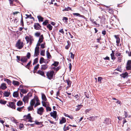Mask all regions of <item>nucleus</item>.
I'll return each mask as SVG.
<instances>
[{
    "mask_svg": "<svg viewBox=\"0 0 131 131\" xmlns=\"http://www.w3.org/2000/svg\"><path fill=\"white\" fill-rule=\"evenodd\" d=\"M40 104V102L38 97H35L32 99L30 102V106L28 107V111L33 110L34 106V107H36Z\"/></svg>",
    "mask_w": 131,
    "mask_h": 131,
    "instance_id": "1",
    "label": "nucleus"
},
{
    "mask_svg": "<svg viewBox=\"0 0 131 131\" xmlns=\"http://www.w3.org/2000/svg\"><path fill=\"white\" fill-rule=\"evenodd\" d=\"M55 73L54 72L53 70L49 71L47 72L46 73V75L48 78L51 80L52 79L53 76H54Z\"/></svg>",
    "mask_w": 131,
    "mask_h": 131,
    "instance_id": "2",
    "label": "nucleus"
},
{
    "mask_svg": "<svg viewBox=\"0 0 131 131\" xmlns=\"http://www.w3.org/2000/svg\"><path fill=\"white\" fill-rule=\"evenodd\" d=\"M24 46V43L23 42L21 41L20 40H19L16 43L15 46L17 48L19 49H21Z\"/></svg>",
    "mask_w": 131,
    "mask_h": 131,
    "instance_id": "3",
    "label": "nucleus"
},
{
    "mask_svg": "<svg viewBox=\"0 0 131 131\" xmlns=\"http://www.w3.org/2000/svg\"><path fill=\"white\" fill-rule=\"evenodd\" d=\"M44 112V109L42 107H40L37 110V113L40 115H42Z\"/></svg>",
    "mask_w": 131,
    "mask_h": 131,
    "instance_id": "4",
    "label": "nucleus"
},
{
    "mask_svg": "<svg viewBox=\"0 0 131 131\" xmlns=\"http://www.w3.org/2000/svg\"><path fill=\"white\" fill-rule=\"evenodd\" d=\"M7 105L13 109H15L16 108V105L15 103L12 102H9L8 104H7Z\"/></svg>",
    "mask_w": 131,
    "mask_h": 131,
    "instance_id": "5",
    "label": "nucleus"
},
{
    "mask_svg": "<svg viewBox=\"0 0 131 131\" xmlns=\"http://www.w3.org/2000/svg\"><path fill=\"white\" fill-rule=\"evenodd\" d=\"M51 116L52 117L56 119L57 117V113L56 111H53L50 113Z\"/></svg>",
    "mask_w": 131,
    "mask_h": 131,
    "instance_id": "6",
    "label": "nucleus"
},
{
    "mask_svg": "<svg viewBox=\"0 0 131 131\" xmlns=\"http://www.w3.org/2000/svg\"><path fill=\"white\" fill-rule=\"evenodd\" d=\"M39 47H36L35 48L34 56L37 57L39 54Z\"/></svg>",
    "mask_w": 131,
    "mask_h": 131,
    "instance_id": "7",
    "label": "nucleus"
},
{
    "mask_svg": "<svg viewBox=\"0 0 131 131\" xmlns=\"http://www.w3.org/2000/svg\"><path fill=\"white\" fill-rule=\"evenodd\" d=\"M24 117L28 119V121L31 122H32V118L30 116V114L29 113L27 115H24Z\"/></svg>",
    "mask_w": 131,
    "mask_h": 131,
    "instance_id": "8",
    "label": "nucleus"
},
{
    "mask_svg": "<svg viewBox=\"0 0 131 131\" xmlns=\"http://www.w3.org/2000/svg\"><path fill=\"white\" fill-rule=\"evenodd\" d=\"M127 69L128 70L131 69V60H128L126 66Z\"/></svg>",
    "mask_w": 131,
    "mask_h": 131,
    "instance_id": "9",
    "label": "nucleus"
},
{
    "mask_svg": "<svg viewBox=\"0 0 131 131\" xmlns=\"http://www.w3.org/2000/svg\"><path fill=\"white\" fill-rule=\"evenodd\" d=\"M34 27L35 29L38 30L40 29L41 26H40L39 23H35Z\"/></svg>",
    "mask_w": 131,
    "mask_h": 131,
    "instance_id": "10",
    "label": "nucleus"
},
{
    "mask_svg": "<svg viewBox=\"0 0 131 131\" xmlns=\"http://www.w3.org/2000/svg\"><path fill=\"white\" fill-rule=\"evenodd\" d=\"M29 99V97L28 96H25L23 97V100L25 103L28 102V100Z\"/></svg>",
    "mask_w": 131,
    "mask_h": 131,
    "instance_id": "11",
    "label": "nucleus"
},
{
    "mask_svg": "<svg viewBox=\"0 0 131 131\" xmlns=\"http://www.w3.org/2000/svg\"><path fill=\"white\" fill-rule=\"evenodd\" d=\"M7 88L6 84L5 83H2L0 86V89H1L3 90H5Z\"/></svg>",
    "mask_w": 131,
    "mask_h": 131,
    "instance_id": "12",
    "label": "nucleus"
},
{
    "mask_svg": "<svg viewBox=\"0 0 131 131\" xmlns=\"http://www.w3.org/2000/svg\"><path fill=\"white\" fill-rule=\"evenodd\" d=\"M41 103L42 106L46 107L48 106H49V104L48 102H46L44 101H42Z\"/></svg>",
    "mask_w": 131,
    "mask_h": 131,
    "instance_id": "13",
    "label": "nucleus"
},
{
    "mask_svg": "<svg viewBox=\"0 0 131 131\" xmlns=\"http://www.w3.org/2000/svg\"><path fill=\"white\" fill-rule=\"evenodd\" d=\"M96 118V116H91L88 117L87 118V119L91 121H93L95 120Z\"/></svg>",
    "mask_w": 131,
    "mask_h": 131,
    "instance_id": "14",
    "label": "nucleus"
},
{
    "mask_svg": "<svg viewBox=\"0 0 131 131\" xmlns=\"http://www.w3.org/2000/svg\"><path fill=\"white\" fill-rule=\"evenodd\" d=\"M80 98V96L78 94L75 95V96H74L73 99L74 100V101H77L79 100Z\"/></svg>",
    "mask_w": 131,
    "mask_h": 131,
    "instance_id": "15",
    "label": "nucleus"
},
{
    "mask_svg": "<svg viewBox=\"0 0 131 131\" xmlns=\"http://www.w3.org/2000/svg\"><path fill=\"white\" fill-rule=\"evenodd\" d=\"M71 125H69L68 126H66V125H65L63 127V130L64 131H66L67 130H68L70 128V127L71 126Z\"/></svg>",
    "mask_w": 131,
    "mask_h": 131,
    "instance_id": "16",
    "label": "nucleus"
},
{
    "mask_svg": "<svg viewBox=\"0 0 131 131\" xmlns=\"http://www.w3.org/2000/svg\"><path fill=\"white\" fill-rule=\"evenodd\" d=\"M114 37L116 39V42L117 44H118L120 42V39L118 36L115 35Z\"/></svg>",
    "mask_w": 131,
    "mask_h": 131,
    "instance_id": "17",
    "label": "nucleus"
},
{
    "mask_svg": "<svg viewBox=\"0 0 131 131\" xmlns=\"http://www.w3.org/2000/svg\"><path fill=\"white\" fill-rule=\"evenodd\" d=\"M43 39L44 38L43 35H41L39 38L38 42H39V43H41L42 42Z\"/></svg>",
    "mask_w": 131,
    "mask_h": 131,
    "instance_id": "18",
    "label": "nucleus"
},
{
    "mask_svg": "<svg viewBox=\"0 0 131 131\" xmlns=\"http://www.w3.org/2000/svg\"><path fill=\"white\" fill-rule=\"evenodd\" d=\"M19 95V94L18 92L15 91L14 92L13 94V97H17Z\"/></svg>",
    "mask_w": 131,
    "mask_h": 131,
    "instance_id": "19",
    "label": "nucleus"
},
{
    "mask_svg": "<svg viewBox=\"0 0 131 131\" xmlns=\"http://www.w3.org/2000/svg\"><path fill=\"white\" fill-rule=\"evenodd\" d=\"M27 60V58L26 57H22L20 61L23 62H26Z\"/></svg>",
    "mask_w": 131,
    "mask_h": 131,
    "instance_id": "20",
    "label": "nucleus"
},
{
    "mask_svg": "<svg viewBox=\"0 0 131 131\" xmlns=\"http://www.w3.org/2000/svg\"><path fill=\"white\" fill-rule=\"evenodd\" d=\"M12 83L14 85L16 86H18L20 83L18 81L14 80L13 81Z\"/></svg>",
    "mask_w": 131,
    "mask_h": 131,
    "instance_id": "21",
    "label": "nucleus"
},
{
    "mask_svg": "<svg viewBox=\"0 0 131 131\" xmlns=\"http://www.w3.org/2000/svg\"><path fill=\"white\" fill-rule=\"evenodd\" d=\"M82 106V105H78L76 106V111H77L79 110Z\"/></svg>",
    "mask_w": 131,
    "mask_h": 131,
    "instance_id": "22",
    "label": "nucleus"
},
{
    "mask_svg": "<svg viewBox=\"0 0 131 131\" xmlns=\"http://www.w3.org/2000/svg\"><path fill=\"white\" fill-rule=\"evenodd\" d=\"M37 73L38 74H39L42 76H45L44 73V72L40 70H38L37 71Z\"/></svg>",
    "mask_w": 131,
    "mask_h": 131,
    "instance_id": "23",
    "label": "nucleus"
},
{
    "mask_svg": "<svg viewBox=\"0 0 131 131\" xmlns=\"http://www.w3.org/2000/svg\"><path fill=\"white\" fill-rule=\"evenodd\" d=\"M37 17L39 22H42L43 21V18L41 17V16H37Z\"/></svg>",
    "mask_w": 131,
    "mask_h": 131,
    "instance_id": "24",
    "label": "nucleus"
},
{
    "mask_svg": "<svg viewBox=\"0 0 131 131\" xmlns=\"http://www.w3.org/2000/svg\"><path fill=\"white\" fill-rule=\"evenodd\" d=\"M42 99L43 100L42 101H47V99H46V96L43 94H41Z\"/></svg>",
    "mask_w": 131,
    "mask_h": 131,
    "instance_id": "25",
    "label": "nucleus"
},
{
    "mask_svg": "<svg viewBox=\"0 0 131 131\" xmlns=\"http://www.w3.org/2000/svg\"><path fill=\"white\" fill-rule=\"evenodd\" d=\"M32 38V37H29L28 36H26L25 38V39L27 41V43H28L30 41V40Z\"/></svg>",
    "mask_w": 131,
    "mask_h": 131,
    "instance_id": "26",
    "label": "nucleus"
},
{
    "mask_svg": "<svg viewBox=\"0 0 131 131\" xmlns=\"http://www.w3.org/2000/svg\"><path fill=\"white\" fill-rule=\"evenodd\" d=\"M112 53L111 54V56L112 59L114 60L115 59L114 56V51H112Z\"/></svg>",
    "mask_w": 131,
    "mask_h": 131,
    "instance_id": "27",
    "label": "nucleus"
},
{
    "mask_svg": "<svg viewBox=\"0 0 131 131\" xmlns=\"http://www.w3.org/2000/svg\"><path fill=\"white\" fill-rule=\"evenodd\" d=\"M48 67V66L47 64L42 65L41 66V69L42 70H45Z\"/></svg>",
    "mask_w": 131,
    "mask_h": 131,
    "instance_id": "28",
    "label": "nucleus"
},
{
    "mask_svg": "<svg viewBox=\"0 0 131 131\" xmlns=\"http://www.w3.org/2000/svg\"><path fill=\"white\" fill-rule=\"evenodd\" d=\"M128 73L126 72L122 74L121 75V76L123 78H125L128 76Z\"/></svg>",
    "mask_w": 131,
    "mask_h": 131,
    "instance_id": "29",
    "label": "nucleus"
},
{
    "mask_svg": "<svg viewBox=\"0 0 131 131\" xmlns=\"http://www.w3.org/2000/svg\"><path fill=\"white\" fill-rule=\"evenodd\" d=\"M10 94V93L9 92H8L7 91L5 92L4 93V96L7 97L9 96Z\"/></svg>",
    "mask_w": 131,
    "mask_h": 131,
    "instance_id": "30",
    "label": "nucleus"
},
{
    "mask_svg": "<svg viewBox=\"0 0 131 131\" xmlns=\"http://www.w3.org/2000/svg\"><path fill=\"white\" fill-rule=\"evenodd\" d=\"M66 120L65 118H62L60 121V123L61 124H62L66 122Z\"/></svg>",
    "mask_w": 131,
    "mask_h": 131,
    "instance_id": "31",
    "label": "nucleus"
},
{
    "mask_svg": "<svg viewBox=\"0 0 131 131\" xmlns=\"http://www.w3.org/2000/svg\"><path fill=\"white\" fill-rule=\"evenodd\" d=\"M73 15H75L76 16H79L82 18H84V16L80 15V14L78 13H73Z\"/></svg>",
    "mask_w": 131,
    "mask_h": 131,
    "instance_id": "32",
    "label": "nucleus"
},
{
    "mask_svg": "<svg viewBox=\"0 0 131 131\" xmlns=\"http://www.w3.org/2000/svg\"><path fill=\"white\" fill-rule=\"evenodd\" d=\"M66 81L67 83L68 86H69L70 87L71 84L72 83L71 81L69 80H66Z\"/></svg>",
    "mask_w": 131,
    "mask_h": 131,
    "instance_id": "33",
    "label": "nucleus"
},
{
    "mask_svg": "<svg viewBox=\"0 0 131 131\" xmlns=\"http://www.w3.org/2000/svg\"><path fill=\"white\" fill-rule=\"evenodd\" d=\"M25 16H26L27 17H25V19H27L28 18H29L31 19H34V18L31 16V14L30 15H28L27 14H26Z\"/></svg>",
    "mask_w": 131,
    "mask_h": 131,
    "instance_id": "34",
    "label": "nucleus"
},
{
    "mask_svg": "<svg viewBox=\"0 0 131 131\" xmlns=\"http://www.w3.org/2000/svg\"><path fill=\"white\" fill-rule=\"evenodd\" d=\"M23 104V102L20 101H18L17 103V105L18 106H20Z\"/></svg>",
    "mask_w": 131,
    "mask_h": 131,
    "instance_id": "35",
    "label": "nucleus"
},
{
    "mask_svg": "<svg viewBox=\"0 0 131 131\" xmlns=\"http://www.w3.org/2000/svg\"><path fill=\"white\" fill-rule=\"evenodd\" d=\"M124 113V115L125 116V118H126L127 117L129 118L131 117L130 115L128 114L125 111Z\"/></svg>",
    "mask_w": 131,
    "mask_h": 131,
    "instance_id": "36",
    "label": "nucleus"
},
{
    "mask_svg": "<svg viewBox=\"0 0 131 131\" xmlns=\"http://www.w3.org/2000/svg\"><path fill=\"white\" fill-rule=\"evenodd\" d=\"M4 81L6 82L9 85H10L11 83V81L8 79H5Z\"/></svg>",
    "mask_w": 131,
    "mask_h": 131,
    "instance_id": "37",
    "label": "nucleus"
},
{
    "mask_svg": "<svg viewBox=\"0 0 131 131\" xmlns=\"http://www.w3.org/2000/svg\"><path fill=\"white\" fill-rule=\"evenodd\" d=\"M67 42L68 45L65 47V48L67 49H68L69 48V47H70V42L69 41H67Z\"/></svg>",
    "mask_w": 131,
    "mask_h": 131,
    "instance_id": "38",
    "label": "nucleus"
},
{
    "mask_svg": "<svg viewBox=\"0 0 131 131\" xmlns=\"http://www.w3.org/2000/svg\"><path fill=\"white\" fill-rule=\"evenodd\" d=\"M104 121L105 123L106 124H108L110 122V120L108 118L105 119Z\"/></svg>",
    "mask_w": 131,
    "mask_h": 131,
    "instance_id": "39",
    "label": "nucleus"
},
{
    "mask_svg": "<svg viewBox=\"0 0 131 131\" xmlns=\"http://www.w3.org/2000/svg\"><path fill=\"white\" fill-rule=\"evenodd\" d=\"M7 102V101L3 100H0V103L1 104H5Z\"/></svg>",
    "mask_w": 131,
    "mask_h": 131,
    "instance_id": "40",
    "label": "nucleus"
},
{
    "mask_svg": "<svg viewBox=\"0 0 131 131\" xmlns=\"http://www.w3.org/2000/svg\"><path fill=\"white\" fill-rule=\"evenodd\" d=\"M39 62L40 63H43L45 62V59L43 57L41 58L40 59Z\"/></svg>",
    "mask_w": 131,
    "mask_h": 131,
    "instance_id": "41",
    "label": "nucleus"
},
{
    "mask_svg": "<svg viewBox=\"0 0 131 131\" xmlns=\"http://www.w3.org/2000/svg\"><path fill=\"white\" fill-rule=\"evenodd\" d=\"M20 92L23 93H26L27 92V91L25 89H20Z\"/></svg>",
    "mask_w": 131,
    "mask_h": 131,
    "instance_id": "42",
    "label": "nucleus"
},
{
    "mask_svg": "<svg viewBox=\"0 0 131 131\" xmlns=\"http://www.w3.org/2000/svg\"><path fill=\"white\" fill-rule=\"evenodd\" d=\"M47 55V58L49 59L51 58V56L49 52L48 51H47L46 52Z\"/></svg>",
    "mask_w": 131,
    "mask_h": 131,
    "instance_id": "43",
    "label": "nucleus"
},
{
    "mask_svg": "<svg viewBox=\"0 0 131 131\" xmlns=\"http://www.w3.org/2000/svg\"><path fill=\"white\" fill-rule=\"evenodd\" d=\"M59 62L57 61H55L54 63L52 64V65L53 66L55 67H57L58 66Z\"/></svg>",
    "mask_w": 131,
    "mask_h": 131,
    "instance_id": "44",
    "label": "nucleus"
},
{
    "mask_svg": "<svg viewBox=\"0 0 131 131\" xmlns=\"http://www.w3.org/2000/svg\"><path fill=\"white\" fill-rule=\"evenodd\" d=\"M24 107V106L18 107L17 109V110L19 112H21L22 111Z\"/></svg>",
    "mask_w": 131,
    "mask_h": 131,
    "instance_id": "45",
    "label": "nucleus"
},
{
    "mask_svg": "<svg viewBox=\"0 0 131 131\" xmlns=\"http://www.w3.org/2000/svg\"><path fill=\"white\" fill-rule=\"evenodd\" d=\"M47 27L50 30H52V26H51L50 24H49L47 26Z\"/></svg>",
    "mask_w": 131,
    "mask_h": 131,
    "instance_id": "46",
    "label": "nucleus"
},
{
    "mask_svg": "<svg viewBox=\"0 0 131 131\" xmlns=\"http://www.w3.org/2000/svg\"><path fill=\"white\" fill-rule=\"evenodd\" d=\"M48 23V21L47 20H46L42 23V24L44 26L46 25Z\"/></svg>",
    "mask_w": 131,
    "mask_h": 131,
    "instance_id": "47",
    "label": "nucleus"
},
{
    "mask_svg": "<svg viewBox=\"0 0 131 131\" xmlns=\"http://www.w3.org/2000/svg\"><path fill=\"white\" fill-rule=\"evenodd\" d=\"M47 111H51V108L49 107V106H48L46 107Z\"/></svg>",
    "mask_w": 131,
    "mask_h": 131,
    "instance_id": "48",
    "label": "nucleus"
},
{
    "mask_svg": "<svg viewBox=\"0 0 131 131\" xmlns=\"http://www.w3.org/2000/svg\"><path fill=\"white\" fill-rule=\"evenodd\" d=\"M24 125L22 124H20L19 126V128L20 129H22L23 128Z\"/></svg>",
    "mask_w": 131,
    "mask_h": 131,
    "instance_id": "49",
    "label": "nucleus"
},
{
    "mask_svg": "<svg viewBox=\"0 0 131 131\" xmlns=\"http://www.w3.org/2000/svg\"><path fill=\"white\" fill-rule=\"evenodd\" d=\"M105 20V18H104V16H103L101 20V21L102 23H104Z\"/></svg>",
    "mask_w": 131,
    "mask_h": 131,
    "instance_id": "50",
    "label": "nucleus"
},
{
    "mask_svg": "<svg viewBox=\"0 0 131 131\" xmlns=\"http://www.w3.org/2000/svg\"><path fill=\"white\" fill-rule=\"evenodd\" d=\"M94 25H96V26L99 27L100 26V24L99 23H97L96 21H94L93 22V24Z\"/></svg>",
    "mask_w": 131,
    "mask_h": 131,
    "instance_id": "51",
    "label": "nucleus"
},
{
    "mask_svg": "<svg viewBox=\"0 0 131 131\" xmlns=\"http://www.w3.org/2000/svg\"><path fill=\"white\" fill-rule=\"evenodd\" d=\"M38 62V58H35L34 61V62L33 63V64L34 65V64H35L37 63Z\"/></svg>",
    "mask_w": 131,
    "mask_h": 131,
    "instance_id": "52",
    "label": "nucleus"
},
{
    "mask_svg": "<svg viewBox=\"0 0 131 131\" xmlns=\"http://www.w3.org/2000/svg\"><path fill=\"white\" fill-rule=\"evenodd\" d=\"M45 51L44 50H42L40 53L41 55L44 56L45 55Z\"/></svg>",
    "mask_w": 131,
    "mask_h": 131,
    "instance_id": "53",
    "label": "nucleus"
},
{
    "mask_svg": "<svg viewBox=\"0 0 131 131\" xmlns=\"http://www.w3.org/2000/svg\"><path fill=\"white\" fill-rule=\"evenodd\" d=\"M121 53L118 52H116L115 55L117 56H121Z\"/></svg>",
    "mask_w": 131,
    "mask_h": 131,
    "instance_id": "54",
    "label": "nucleus"
},
{
    "mask_svg": "<svg viewBox=\"0 0 131 131\" xmlns=\"http://www.w3.org/2000/svg\"><path fill=\"white\" fill-rule=\"evenodd\" d=\"M70 53L71 54V58L73 59L74 57V54H73L72 52H70Z\"/></svg>",
    "mask_w": 131,
    "mask_h": 131,
    "instance_id": "55",
    "label": "nucleus"
},
{
    "mask_svg": "<svg viewBox=\"0 0 131 131\" xmlns=\"http://www.w3.org/2000/svg\"><path fill=\"white\" fill-rule=\"evenodd\" d=\"M60 68L59 67H57V68H55L54 67L53 68V69H55L56 70V73L60 69Z\"/></svg>",
    "mask_w": 131,
    "mask_h": 131,
    "instance_id": "56",
    "label": "nucleus"
},
{
    "mask_svg": "<svg viewBox=\"0 0 131 131\" xmlns=\"http://www.w3.org/2000/svg\"><path fill=\"white\" fill-rule=\"evenodd\" d=\"M40 35V32H36L35 34V36L37 37L39 36Z\"/></svg>",
    "mask_w": 131,
    "mask_h": 131,
    "instance_id": "57",
    "label": "nucleus"
},
{
    "mask_svg": "<svg viewBox=\"0 0 131 131\" xmlns=\"http://www.w3.org/2000/svg\"><path fill=\"white\" fill-rule=\"evenodd\" d=\"M45 43L41 44V48L42 49L44 48L45 47Z\"/></svg>",
    "mask_w": 131,
    "mask_h": 131,
    "instance_id": "58",
    "label": "nucleus"
},
{
    "mask_svg": "<svg viewBox=\"0 0 131 131\" xmlns=\"http://www.w3.org/2000/svg\"><path fill=\"white\" fill-rule=\"evenodd\" d=\"M65 10L66 11H69V10H72L71 9V8H70L69 7H66L65 8Z\"/></svg>",
    "mask_w": 131,
    "mask_h": 131,
    "instance_id": "59",
    "label": "nucleus"
},
{
    "mask_svg": "<svg viewBox=\"0 0 131 131\" xmlns=\"http://www.w3.org/2000/svg\"><path fill=\"white\" fill-rule=\"evenodd\" d=\"M102 78L101 77H99L98 78V81L99 82H100V83H101V80H102Z\"/></svg>",
    "mask_w": 131,
    "mask_h": 131,
    "instance_id": "60",
    "label": "nucleus"
},
{
    "mask_svg": "<svg viewBox=\"0 0 131 131\" xmlns=\"http://www.w3.org/2000/svg\"><path fill=\"white\" fill-rule=\"evenodd\" d=\"M63 20H65V22L66 23H67V20H68V18L66 17H63Z\"/></svg>",
    "mask_w": 131,
    "mask_h": 131,
    "instance_id": "61",
    "label": "nucleus"
},
{
    "mask_svg": "<svg viewBox=\"0 0 131 131\" xmlns=\"http://www.w3.org/2000/svg\"><path fill=\"white\" fill-rule=\"evenodd\" d=\"M39 65L38 64L34 68V69L35 70H37L39 68Z\"/></svg>",
    "mask_w": 131,
    "mask_h": 131,
    "instance_id": "62",
    "label": "nucleus"
},
{
    "mask_svg": "<svg viewBox=\"0 0 131 131\" xmlns=\"http://www.w3.org/2000/svg\"><path fill=\"white\" fill-rule=\"evenodd\" d=\"M123 118L124 119L123 121V124L122 125V127H123L124 126V124L126 122H127L126 119L125 118Z\"/></svg>",
    "mask_w": 131,
    "mask_h": 131,
    "instance_id": "63",
    "label": "nucleus"
},
{
    "mask_svg": "<svg viewBox=\"0 0 131 131\" xmlns=\"http://www.w3.org/2000/svg\"><path fill=\"white\" fill-rule=\"evenodd\" d=\"M90 109H87L85 110V112L86 114H87L90 111Z\"/></svg>",
    "mask_w": 131,
    "mask_h": 131,
    "instance_id": "64",
    "label": "nucleus"
}]
</instances>
